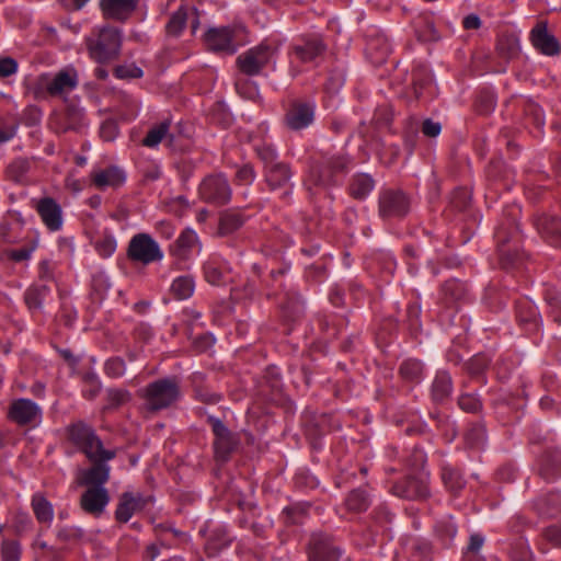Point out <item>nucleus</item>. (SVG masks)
<instances>
[{
	"instance_id": "nucleus-1",
	"label": "nucleus",
	"mask_w": 561,
	"mask_h": 561,
	"mask_svg": "<svg viewBox=\"0 0 561 561\" xmlns=\"http://www.w3.org/2000/svg\"><path fill=\"white\" fill-rule=\"evenodd\" d=\"M69 438L93 462L91 468L80 472L79 483L89 486H102L110 477V467L103 461L112 459L114 453L105 450L94 432L81 422L69 428Z\"/></svg>"
},
{
	"instance_id": "nucleus-2",
	"label": "nucleus",
	"mask_w": 561,
	"mask_h": 561,
	"mask_svg": "<svg viewBox=\"0 0 561 561\" xmlns=\"http://www.w3.org/2000/svg\"><path fill=\"white\" fill-rule=\"evenodd\" d=\"M90 57L103 64L116 58L122 45V36L117 28L104 26L95 30L87 39Z\"/></svg>"
},
{
	"instance_id": "nucleus-3",
	"label": "nucleus",
	"mask_w": 561,
	"mask_h": 561,
	"mask_svg": "<svg viewBox=\"0 0 561 561\" xmlns=\"http://www.w3.org/2000/svg\"><path fill=\"white\" fill-rule=\"evenodd\" d=\"M179 397V388L174 381L162 379L149 385L145 391L146 405L157 411L168 408Z\"/></svg>"
},
{
	"instance_id": "nucleus-4",
	"label": "nucleus",
	"mask_w": 561,
	"mask_h": 561,
	"mask_svg": "<svg viewBox=\"0 0 561 561\" xmlns=\"http://www.w3.org/2000/svg\"><path fill=\"white\" fill-rule=\"evenodd\" d=\"M128 256L144 264L160 261L163 256L158 243L147 233L134 236L128 245Z\"/></svg>"
},
{
	"instance_id": "nucleus-5",
	"label": "nucleus",
	"mask_w": 561,
	"mask_h": 561,
	"mask_svg": "<svg viewBox=\"0 0 561 561\" xmlns=\"http://www.w3.org/2000/svg\"><path fill=\"white\" fill-rule=\"evenodd\" d=\"M240 27H215L210 28L205 35L207 47L213 51L233 54L239 45L238 37Z\"/></svg>"
},
{
	"instance_id": "nucleus-6",
	"label": "nucleus",
	"mask_w": 561,
	"mask_h": 561,
	"mask_svg": "<svg viewBox=\"0 0 561 561\" xmlns=\"http://www.w3.org/2000/svg\"><path fill=\"white\" fill-rule=\"evenodd\" d=\"M346 164L347 160L341 156L324 159L320 165L312 169L307 181L308 190H311V184L325 187L334 183V175L342 172Z\"/></svg>"
},
{
	"instance_id": "nucleus-7",
	"label": "nucleus",
	"mask_w": 561,
	"mask_h": 561,
	"mask_svg": "<svg viewBox=\"0 0 561 561\" xmlns=\"http://www.w3.org/2000/svg\"><path fill=\"white\" fill-rule=\"evenodd\" d=\"M199 196L207 203L224 205L230 201L231 188L221 175L206 178L199 185Z\"/></svg>"
},
{
	"instance_id": "nucleus-8",
	"label": "nucleus",
	"mask_w": 561,
	"mask_h": 561,
	"mask_svg": "<svg viewBox=\"0 0 561 561\" xmlns=\"http://www.w3.org/2000/svg\"><path fill=\"white\" fill-rule=\"evenodd\" d=\"M272 51L268 46L260 45L241 54L237 58V65L242 73L253 76L268 62Z\"/></svg>"
},
{
	"instance_id": "nucleus-9",
	"label": "nucleus",
	"mask_w": 561,
	"mask_h": 561,
	"mask_svg": "<svg viewBox=\"0 0 561 561\" xmlns=\"http://www.w3.org/2000/svg\"><path fill=\"white\" fill-rule=\"evenodd\" d=\"M150 500L139 492H124L118 499L116 519L119 523H127L135 514L141 512Z\"/></svg>"
},
{
	"instance_id": "nucleus-10",
	"label": "nucleus",
	"mask_w": 561,
	"mask_h": 561,
	"mask_svg": "<svg viewBox=\"0 0 561 561\" xmlns=\"http://www.w3.org/2000/svg\"><path fill=\"white\" fill-rule=\"evenodd\" d=\"M41 408L30 399H16L9 408V417L19 425H33L39 421Z\"/></svg>"
},
{
	"instance_id": "nucleus-11",
	"label": "nucleus",
	"mask_w": 561,
	"mask_h": 561,
	"mask_svg": "<svg viewBox=\"0 0 561 561\" xmlns=\"http://www.w3.org/2000/svg\"><path fill=\"white\" fill-rule=\"evenodd\" d=\"M110 502V495L103 486H89L80 497L82 510L95 517L100 516Z\"/></svg>"
},
{
	"instance_id": "nucleus-12",
	"label": "nucleus",
	"mask_w": 561,
	"mask_h": 561,
	"mask_svg": "<svg viewBox=\"0 0 561 561\" xmlns=\"http://www.w3.org/2000/svg\"><path fill=\"white\" fill-rule=\"evenodd\" d=\"M409 210V201L402 192L387 191L379 198V213L383 218L400 217Z\"/></svg>"
},
{
	"instance_id": "nucleus-13",
	"label": "nucleus",
	"mask_w": 561,
	"mask_h": 561,
	"mask_svg": "<svg viewBox=\"0 0 561 561\" xmlns=\"http://www.w3.org/2000/svg\"><path fill=\"white\" fill-rule=\"evenodd\" d=\"M209 423L213 427V432L216 436L215 439V453L217 458L226 460L230 453L237 446L236 439L226 426L217 419L209 417Z\"/></svg>"
},
{
	"instance_id": "nucleus-14",
	"label": "nucleus",
	"mask_w": 561,
	"mask_h": 561,
	"mask_svg": "<svg viewBox=\"0 0 561 561\" xmlns=\"http://www.w3.org/2000/svg\"><path fill=\"white\" fill-rule=\"evenodd\" d=\"M313 106L305 102H294L288 108L285 122L294 130L309 126L313 121Z\"/></svg>"
},
{
	"instance_id": "nucleus-15",
	"label": "nucleus",
	"mask_w": 561,
	"mask_h": 561,
	"mask_svg": "<svg viewBox=\"0 0 561 561\" xmlns=\"http://www.w3.org/2000/svg\"><path fill=\"white\" fill-rule=\"evenodd\" d=\"M138 0H101L103 16L108 20L124 21L136 9Z\"/></svg>"
},
{
	"instance_id": "nucleus-16",
	"label": "nucleus",
	"mask_w": 561,
	"mask_h": 561,
	"mask_svg": "<svg viewBox=\"0 0 561 561\" xmlns=\"http://www.w3.org/2000/svg\"><path fill=\"white\" fill-rule=\"evenodd\" d=\"M93 185L99 190L117 188L126 180L125 173L117 167L94 170L91 173Z\"/></svg>"
},
{
	"instance_id": "nucleus-17",
	"label": "nucleus",
	"mask_w": 561,
	"mask_h": 561,
	"mask_svg": "<svg viewBox=\"0 0 561 561\" xmlns=\"http://www.w3.org/2000/svg\"><path fill=\"white\" fill-rule=\"evenodd\" d=\"M78 84L76 70L71 68L64 69L46 83L47 92L50 95H62L72 91Z\"/></svg>"
},
{
	"instance_id": "nucleus-18",
	"label": "nucleus",
	"mask_w": 561,
	"mask_h": 561,
	"mask_svg": "<svg viewBox=\"0 0 561 561\" xmlns=\"http://www.w3.org/2000/svg\"><path fill=\"white\" fill-rule=\"evenodd\" d=\"M534 47L545 55H554L559 51L557 39L547 31L543 22L538 23L530 33Z\"/></svg>"
},
{
	"instance_id": "nucleus-19",
	"label": "nucleus",
	"mask_w": 561,
	"mask_h": 561,
	"mask_svg": "<svg viewBox=\"0 0 561 561\" xmlns=\"http://www.w3.org/2000/svg\"><path fill=\"white\" fill-rule=\"evenodd\" d=\"M340 556L327 538L313 536L309 543V559L312 561H335Z\"/></svg>"
},
{
	"instance_id": "nucleus-20",
	"label": "nucleus",
	"mask_w": 561,
	"mask_h": 561,
	"mask_svg": "<svg viewBox=\"0 0 561 561\" xmlns=\"http://www.w3.org/2000/svg\"><path fill=\"white\" fill-rule=\"evenodd\" d=\"M37 211L44 224L53 231L61 227V209L53 198H43L37 204Z\"/></svg>"
},
{
	"instance_id": "nucleus-21",
	"label": "nucleus",
	"mask_w": 561,
	"mask_h": 561,
	"mask_svg": "<svg viewBox=\"0 0 561 561\" xmlns=\"http://www.w3.org/2000/svg\"><path fill=\"white\" fill-rule=\"evenodd\" d=\"M396 495L405 499H422L428 494L426 483L421 479L409 478L393 486Z\"/></svg>"
},
{
	"instance_id": "nucleus-22",
	"label": "nucleus",
	"mask_w": 561,
	"mask_h": 561,
	"mask_svg": "<svg viewBox=\"0 0 561 561\" xmlns=\"http://www.w3.org/2000/svg\"><path fill=\"white\" fill-rule=\"evenodd\" d=\"M497 242H499V255L501 259L502 264L506 267L510 265H513L517 260V247L510 245V236L512 233H508L506 231V228L501 226L496 232H495Z\"/></svg>"
},
{
	"instance_id": "nucleus-23",
	"label": "nucleus",
	"mask_w": 561,
	"mask_h": 561,
	"mask_svg": "<svg viewBox=\"0 0 561 561\" xmlns=\"http://www.w3.org/2000/svg\"><path fill=\"white\" fill-rule=\"evenodd\" d=\"M539 232L551 239L557 245L561 244V221L554 216H541L537 221Z\"/></svg>"
},
{
	"instance_id": "nucleus-24",
	"label": "nucleus",
	"mask_w": 561,
	"mask_h": 561,
	"mask_svg": "<svg viewBox=\"0 0 561 561\" xmlns=\"http://www.w3.org/2000/svg\"><path fill=\"white\" fill-rule=\"evenodd\" d=\"M170 122L163 121L154 125L148 131L147 136L142 140V145L149 148H153L159 145L163 139L171 145L173 142V136L169 134Z\"/></svg>"
},
{
	"instance_id": "nucleus-25",
	"label": "nucleus",
	"mask_w": 561,
	"mask_h": 561,
	"mask_svg": "<svg viewBox=\"0 0 561 561\" xmlns=\"http://www.w3.org/2000/svg\"><path fill=\"white\" fill-rule=\"evenodd\" d=\"M32 507L39 523L50 524L54 517V510L42 494H35L32 499Z\"/></svg>"
},
{
	"instance_id": "nucleus-26",
	"label": "nucleus",
	"mask_w": 561,
	"mask_h": 561,
	"mask_svg": "<svg viewBox=\"0 0 561 561\" xmlns=\"http://www.w3.org/2000/svg\"><path fill=\"white\" fill-rule=\"evenodd\" d=\"M375 182L368 174H357L350 185L351 195L354 198H365L374 188Z\"/></svg>"
},
{
	"instance_id": "nucleus-27",
	"label": "nucleus",
	"mask_w": 561,
	"mask_h": 561,
	"mask_svg": "<svg viewBox=\"0 0 561 561\" xmlns=\"http://www.w3.org/2000/svg\"><path fill=\"white\" fill-rule=\"evenodd\" d=\"M195 247H197L196 233L192 230H185L175 242L174 253L180 259H186Z\"/></svg>"
},
{
	"instance_id": "nucleus-28",
	"label": "nucleus",
	"mask_w": 561,
	"mask_h": 561,
	"mask_svg": "<svg viewBox=\"0 0 561 561\" xmlns=\"http://www.w3.org/2000/svg\"><path fill=\"white\" fill-rule=\"evenodd\" d=\"M323 49L324 46L317 39L308 41L304 45L296 46L294 48L295 54L304 62L312 61L323 51Z\"/></svg>"
},
{
	"instance_id": "nucleus-29",
	"label": "nucleus",
	"mask_w": 561,
	"mask_h": 561,
	"mask_svg": "<svg viewBox=\"0 0 561 561\" xmlns=\"http://www.w3.org/2000/svg\"><path fill=\"white\" fill-rule=\"evenodd\" d=\"M289 180V170L287 165L275 163L268 168L266 181L272 188L285 185Z\"/></svg>"
},
{
	"instance_id": "nucleus-30",
	"label": "nucleus",
	"mask_w": 561,
	"mask_h": 561,
	"mask_svg": "<svg viewBox=\"0 0 561 561\" xmlns=\"http://www.w3.org/2000/svg\"><path fill=\"white\" fill-rule=\"evenodd\" d=\"M537 510L540 514L553 517L561 513V495L551 493L537 503Z\"/></svg>"
},
{
	"instance_id": "nucleus-31",
	"label": "nucleus",
	"mask_w": 561,
	"mask_h": 561,
	"mask_svg": "<svg viewBox=\"0 0 561 561\" xmlns=\"http://www.w3.org/2000/svg\"><path fill=\"white\" fill-rule=\"evenodd\" d=\"M451 392V379L446 373L437 374L433 387L432 394L434 400L443 401L446 399Z\"/></svg>"
},
{
	"instance_id": "nucleus-32",
	"label": "nucleus",
	"mask_w": 561,
	"mask_h": 561,
	"mask_svg": "<svg viewBox=\"0 0 561 561\" xmlns=\"http://www.w3.org/2000/svg\"><path fill=\"white\" fill-rule=\"evenodd\" d=\"M195 284L190 276H180L171 285V293L178 299H186L194 293Z\"/></svg>"
},
{
	"instance_id": "nucleus-33",
	"label": "nucleus",
	"mask_w": 561,
	"mask_h": 561,
	"mask_svg": "<svg viewBox=\"0 0 561 561\" xmlns=\"http://www.w3.org/2000/svg\"><path fill=\"white\" fill-rule=\"evenodd\" d=\"M243 224L242 217L238 213L227 211L221 215L219 222V234L225 236L233 232Z\"/></svg>"
},
{
	"instance_id": "nucleus-34",
	"label": "nucleus",
	"mask_w": 561,
	"mask_h": 561,
	"mask_svg": "<svg viewBox=\"0 0 561 561\" xmlns=\"http://www.w3.org/2000/svg\"><path fill=\"white\" fill-rule=\"evenodd\" d=\"M442 479L448 491L454 494H456L465 485V481L460 473L453 468H444Z\"/></svg>"
},
{
	"instance_id": "nucleus-35",
	"label": "nucleus",
	"mask_w": 561,
	"mask_h": 561,
	"mask_svg": "<svg viewBox=\"0 0 561 561\" xmlns=\"http://www.w3.org/2000/svg\"><path fill=\"white\" fill-rule=\"evenodd\" d=\"M497 50L504 58L514 57L518 50V38L514 35H503L497 42Z\"/></svg>"
},
{
	"instance_id": "nucleus-36",
	"label": "nucleus",
	"mask_w": 561,
	"mask_h": 561,
	"mask_svg": "<svg viewBox=\"0 0 561 561\" xmlns=\"http://www.w3.org/2000/svg\"><path fill=\"white\" fill-rule=\"evenodd\" d=\"M49 291L46 285L34 286L27 289L24 299L30 309H41L44 297Z\"/></svg>"
},
{
	"instance_id": "nucleus-37",
	"label": "nucleus",
	"mask_w": 561,
	"mask_h": 561,
	"mask_svg": "<svg viewBox=\"0 0 561 561\" xmlns=\"http://www.w3.org/2000/svg\"><path fill=\"white\" fill-rule=\"evenodd\" d=\"M187 19V11L184 8L179 9L167 24L169 35L178 36L183 30Z\"/></svg>"
},
{
	"instance_id": "nucleus-38",
	"label": "nucleus",
	"mask_w": 561,
	"mask_h": 561,
	"mask_svg": "<svg viewBox=\"0 0 561 561\" xmlns=\"http://www.w3.org/2000/svg\"><path fill=\"white\" fill-rule=\"evenodd\" d=\"M368 506V499L363 491L355 490L351 492L346 500V507L352 512H362Z\"/></svg>"
},
{
	"instance_id": "nucleus-39",
	"label": "nucleus",
	"mask_w": 561,
	"mask_h": 561,
	"mask_svg": "<svg viewBox=\"0 0 561 561\" xmlns=\"http://www.w3.org/2000/svg\"><path fill=\"white\" fill-rule=\"evenodd\" d=\"M421 371L422 365L415 359H408L400 367V374L407 380H415L421 375Z\"/></svg>"
},
{
	"instance_id": "nucleus-40",
	"label": "nucleus",
	"mask_w": 561,
	"mask_h": 561,
	"mask_svg": "<svg viewBox=\"0 0 561 561\" xmlns=\"http://www.w3.org/2000/svg\"><path fill=\"white\" fill-rule=\"evenodd\" d=\"M3 561H20V547L14 541H4L1 548Z\"/></svg>"
},
{
	"instance_id": "nucleus-41",
	"label": "nucleus",
	"mask_w": 561,
	"mask_h": 561,
	"mask_svg": "<svg viewBox=\"0 0 561 561\" xmlns=\"http://www.w3.org/2000/svg\"><path fill=\"white\" fill-rule=\"evenodd\" d=\"M115 75L119 79H133V78H140L142 76V71L140 68L136 67L135 65H126V66H118L115 69Z\"/></svg>"
},
{
	"instance_id": "nucleus-42",
	"label": "nucleus",
	"mask_w": 561,
	"mask_h": 561,
	"mask_svg": "<svg viewBox=\"0 0 561 561\" xmlns=\"http://www.w3.org/2000/svg\"><path fill=\"white\" fill-rule=\"evenodd\" d=\"M459 407L466 412H477L481 408L480 400L472 394H463L459 398Z\"/></svg>"
},
{
	"instance_id": "nucleus-43",
	"label": "nucleus",
	"mask_w": 561,
	"mask_h": 561,
	"mask_svg": "<svg viewBox=\"0 0 561 561\" xmlns=\"http://www.w3.org/2000/svg\"><path fill=\"white\" fill-rule=\"evenodd\" d=\"M465 437L468 445L472 447L478 446L484 439V430L480 425L473 426L466 433Z\"/></svg>"
},
{
	"instance_id": "nucleus-44",
	"label": "nucleus",
	"mask_w": 561,
	"mask_h": 561,
	"mask_svg": "<svg viewBox=\"0 0 561 561\" xmlns=\"http://www.w3.org/2000/svg\"><path fill=\"white\" fill-rule=\"evenodd\" d=\"M206 280L213 285H218L222 280V272L215 263L205 265Z\"/></svg>"
},
{
	"instance_id": "nucleus-45",
	"label": "nucleus",
	"mask_w": 561,
	"mask_h": 561,
	"mask_svg": "<svg viewBox=\"0 0 561 561\" xmlns=\"http://www.w3.org/2000/svg\"><path fill=\"white\" fill-rule=\"evenodd\" d=\"M238 92L250 100H254L259 95V91L255 85L252 84V82L244 80V81H238L236 83Z\"/></svg>"
},
{
	"instance_id": "nucleus-46",
	"label": "nucleus",
	"mask_w": 561,
	"mask_h": 561,
	"mask_svg": "<svg viewBox=\"0 0 561 561\" xmlns=\"http://www.w3.org/2000/svg\"><path fill=\"white\" fill-rule=\"evenodd\" d=\"M129 400V393L125 390H108L110 407H119Z\"/></svg>"
},
{
	"instance_id": "nucleus-47",
	"label": "nucleus",
	"mask_w": 561,
	"mask_h": 561,
	"mask_svg": "<svg viewBox=\"0 0 561 561\" xmlns=\"http://www.w3.org/2000/svg\"><path fill=\"white\" fill-rule=\"evenodd\" d=\"M105 369H106L107 375H110L112 377H119L124 374V370H125L124 360L121 358L110 359L106 363Z\"/></svg>"
},
{
	"instance_id": "nucleus-48",
	"label": "nucleus",
	"mask_w": 561,
	"mask_h": 561,
	"mask_svg": "<svg viewBox=\"0 0 561 561\" xmlns=\"http://www.w3.org/2000/svg\"><path fill=\"white\" fill-rule=\"evenodd\" d=\"M96 249L102 256H110L116 249V241L113 238H104L96 243Z\"/></svg>"
},
{
	"instance_id": "nucleus-49",
	"label": "nucleus",
	"mask_w": 561,
	"mask_h": 561,
	"mask_svg": "<svg viewBox=\"0 0 561 561\" xmlns=\"http://www.w3.org/2000/svg\"><path fill=\"white\" fill-rule=\"evenodd\" d=\"M18 70V64L10 57L0 58V76L9 77L15 73Z\"/></svg>"
},
{
	"instance_id": "nucleus-50",
	"label": "nucleus",
	"mask_w": 561,
	"mask_h": 561,
	"mask_svg": "<svg viewBox=\"0 0 561 561\" xmlns=\"http://www.w3.org/2000/svg\"><path fill=\"white\" fill-rule=\"evenodd\" d=\"M101 137L106 140H113L117 135V125L113 121H106L102 124L100 130Z\"/></svg>"
},
{
	"instance_id": "nucleus-51",
	"label": "nucleus",
	"mask_w": 561,
	"mask_h": 561,
	"mask_svg": "<svg viewBox=\"0 0 561 561\" xmlns=\"http://www.w3.org/2000/svg\"><path fill=\"white\" fill-rule=\"evenodd\" d=\"M254 179V172L250 165H243L237 172V181L240 184H250Z\"/></svg>"
},
{
	"instance_id": "nucleus-52",
	"label": "nucleus",
	"mask_w": 561,
	"mask_h": 561,
	"mask_svg": "<svg viewBox=\"0 0 561 561\" xmlns=\"http://www.w3.org/2000/svg\"><path fill=\"white\" fill-rule=\"evenodd\" d=\"M545 537L553 545L561 547V525L547 528Z\"/></svg>"
},
{
	"instance_id": "nucleus-53",
	"label": "nucleus",
	"mask_w": 561,
	"mask_h": 561,
	"mask_svg": "<svg viewBox=\"0 0 561 561\" xmlns=\"http://www.w3.org/2000/svg\"><path fill=\"white\" fill-rule=\"evenodd\" d=\"M215 343V339L209 334H204L199 337H196L194 341V345L197 351L205 352Z\"/></svg>"
},
{
	"instance_id": "nucleus-54",
	"label": "nucleus",
	"mask_w": 561,
	"mask_h": 561,
	"mask_svg": "<svg viewBox=\"0 0 561 561\" xmlns=\"http://www.w3.org/2000/svg\"><path fill=\"white\" fill-rule=\"evenodd\" d=\"M440 124L431 119H426L422 126V131L428 137H436L440 133Z\"/></svg>"
},
{
	"instance_id": "nucleus-55",
	"label": "nucleus",
	"mask_w": 561,
	"mask_h": 561,
	"mask_svg": "<svg viewBox=\"0 0 561 561\" xmlns=\"http://www.w3.org/2000/svg\"><path fill=\"white\" fill-rule=\"evenodd\" d=\"M483 542H484L483 537H481L480 535H472L470 537V543L468 546L466 556H469V557L476 556V553L482 547Z\"/></svg>"
},
{
	"instance_id": "nucleus-56",
	"label": "nucleus",
	"mask_w": 561,
	"mask_h": 561,
	"mask_svg": "<svg viewBox=\"0 0 561 561\" xmlns=\"http://www.w3.org/2000/svg\"><path fill=\"white\" fill-rule=\"evenodd\" d=\"M488 366V360L483 356H477L469 363V370L471 374L477 375Z\"/></svg>"
},
{
	"instance_id": "nucleus-57",
	"label": "nucleus",
	"mask_w": 561,
	"mask_h": 561,
	"mask_svg": "<svg viewBox=\"0 0 561 561\" xmlns=\"http://www.w3.org/2000/svg\"><path fill=\"white\" fill-rule=\"evenodd\" d=\"M481 21L477 15H468L463 20V27L467 30H477L480 27Z\"/></svg>"
},
{
	"instance_id": "nucleus-58",
	"label": "nucleus",
	"mask_w": 561,
	"mask_h": 561,
	"mask_svg": "<svg viewBox=\"0 0 561 561\" xmlns=\"http://www.w3.org/2000/svg\"><path fill=\"white\" fill-rule=\"evenodd\" d=\"M15 134V126L0 128V144L10 140Z\"/></svg>"
},
{
	"instance_id": "nucleus-59",
	"label": "nucleus",
	"mask_w": 561,
	"mask_h": 561,
	"mask_svg": "<svg viewBox=\"0 0 561 561\" xmlns=\"http://www.w3.org/2000/svg\"><path fill=\"white\" fill-rule=\"evenodd\" d=\"M513 559L515 561H533L531 554L526 549H523L520 551H514Z\"/></svg>"
},
{
	"instance_id": "nucleus-60",
	"label": "nucleus",
	"mask_w": 561,
	"mask_h": 561,
	"mask_svg": "<svg viewBox=\"0 0 561 561\" xmlns=\"http://www.w3.org/2000/svg\"><path fill=\"white\" fill-rule=\"evenodd\" d=\"M30 256V251L27 250H15L12 252L11 254V257L14 260V261H23V260H26L28 259Z\"/></svg>"
},
{
	"instance_id": "nucleus-61",
	"label": "nucleus",
	"mask_w": 561,
	"mask_h": 561,
	"mask_svg": "<svg viewBox=\"0 0 561 561\" xmlns=\"http://www.w3.org/2000/svg\"><path fill=\"white\" fill-rule=\"evenodd\" d=\"M158 227L167 238H170L173 234V228L169 222L161 221L158 224Z\"/></svg>"
},
{
	"instance_id": "nucleus-62",
	"label": "nucleus",
	"mask_w": 561,
	"mask_h": 561,
	"mask_svg": "<svg viewBox=\"0 0 561 561\" xmlns=\"http://www.w3.org/2000/svg\"><path fill=\"white\" fill-rule=\"evenodd\" d=\"M561 473V470H557L556 472L550 473V468L547 466L541 470V474L546 477L547 479L550 478V476L559 474Z\"/></svg>"
},
{
	"instance_id": "nucleus-63",
	"label": "nucleus",
	"mask_w": 561,
	"mask_h": 561,
	"mask_svg": "<svg viewBox=\"0 0 561 561\" xmlns=\"http://www.w3.org/2000/svg\"><path fill=\"white\" fill-rule=\"evenodd\" d=\"M552 404V400L550 398H542L541 401H540V405L543 408V409H548L550 408Z\"/></svg>"
},
{
	"instance_id": "nucleus-64",
	"label": "nucleus",
	"mask_w": 561,
	"mask_h": 561,
	"mask_svg": "<svg viewBox=\"0 0 561 561\" xmlns=\"http://www.w3.org/2000/svg\"><path fill=\"white\" fill-rule=\"evenodd\" d=\"M41 270H42V276L48 278L49 277V275H48V264L47 263H42Z\"/></svg>"
}]
</instances>
